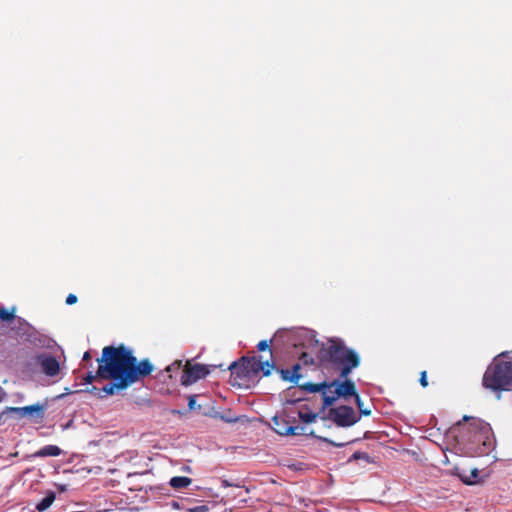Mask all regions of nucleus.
I'll list each match as a JSON object with an SVG mask.
<instances>
[{
	"mask_svg": "<svg viewBox=\"0 0 512 512\" xmlns=\"http://www.w3.org/2000/svg\"><path fill=\"white\" fill-rule=\"evenodd\" d=\"M97 362L98 378L113 381L101 388L92 386L89 391L99 398L125 390L154 371V365L148 358L138 361L124 344L105 346Z\"/></svg>",
	"mask_w": 512,
	"mask_h": 512,
	"instance_id": "1",
	"label": "nucleus"
},
{
	"mask_svg": "<svg viewBox=\"0 0 512 512\" xmlns=\"http://www.w3.org/2000/svg\"><path fill=\"white\" fill-rule=\"evenodd\" d=\"M463 420L469 423L462 425L459 422L457 425L462 426L463 431L466 433L463 435V440L467 442L471 455H488L494 448V437L489 423L468 416H464Z\"/></svg>",
	"mask_w": 512,
	"mask_h": 512,
	"instance_id": "2",
	"label": "nucleus"
},
{
	"mask_svg": "<svg viewBox=\"0 0 512 512\" xmlns=\"http://www.w3.org/2000/svg\"><path fill=\"white\" fill-rule=\"evenodd\" d=\"M321 360L337 367L341 378H347L351 371L360 365L359 355L338 340L330 341L328 347L322 349Z\"/></svg>",
	"mask_w": 512,
	"mask_h": 512,
	"instance_id": "3",
	"label": "nucleus"
},
{
	"mask_svg": "<svg viewBox=\"0 0 512 512\" xmlns=\"http://www.w3.org/2000/svg\"><path fill=\"white\" fill-rule=\"evenodd\" d=\"M483 385L493 391H511L512 360L495 359L483 375Z\"/></svg>",
	"mask_w": 512,
	"mask_h": 512,
	"instance_id": "4",
	"label": "nucleus"
},
{
	"mask_svg": "<svg viewBox=\"0 0 512 512\" xmlns=\"http://www.w3.org/2000/svg\"><path fill=\"white\" fill-rule=\"evenodd\" d=\"M356 395L358 394L354 382L350 380L333 381L329 383V391H323V408L331 406L338 397H356Z\"/></svg>",
	"mask_w": 512,
	"mask_h": 512,
	"instance_id": "5",
	"label": "nucleus"
},
{
	"mask_svg": "<svg viewBox=\"0 0 512 512\" xmlns=\"http://www.w3.org/2000/svg\"><path fill=\"white\" fill-rule=\"evenodd\" d=\"M295 419L291 420L289 416H274L272 418L274 431L281 436L313 435V432H307L305 426L293 425Z\"/></svg>",
	"mask_w": 512,
	"mask_h": 512,
	"instance_id": "6",
	"label": "nucleus"
},
{
	"mask_svg": "<svg viewBox=\"0 0 512 512\" xmlns=\"http://www.w3.org/2000/svg\"><path fill=\"white\" fill-rule=\"evenodd\" d=\"M241 359L250 378L257 376L260 372H263V375L267 377L271 375L272 370L276 369V363L273 359L262 361L256 356L242 357Z\"/></svg>",
	"mask_w": 512,
	"mask_h": 512,
	"instance_id": "7",
	"label": "nucleus"
},
{
	"mask_svg": "<svg viewBox=\"0 0 512 512\" xmlns=\"http://www.w3.org/2000/svg\"><path fill=\"white\" fill-rule=\"evenodd\" d=\"M209 373L208 366L198 363L191 364L190 361H187L182 369L180 382L183 386H189L205 378Z\"/></svg>",
	"mask_w": 512,
	"mask_h": 512,
	"instance_id": "8",
	"label": "nucleus"
},
{
	"mask_svg": "<svg viewBox=\"0 0 512 512\" xmlns=\"http://www.w3.org/2000/svg\"><path fill=\"white\" fill-rule=\"evenodd\" d=\"M329 418L340 427H349L358 421L354 409L346 405L331 408Z\"/></svg>",
	"mask_w": 512,
	"mask_h": 512,
	"instance_id": "9",
	"label": "nucleus"
},
{
	"mask_svg": "<svg viewBox=\"0 0 512 512\" xmlns=\"http://www.w3.org/2000/svg\"><path fill=\"white\" fill-rule=\"evenodd\" d=\"M46 410V404L36 403L29 406L24 407H8L3 414L5 413H13L16 414L18 418L31 417L34 419L43 420L44 414Z\"/></svg>",
	"mask_w": 512,
	"mask_h": 512,
	"instance_id": "10",
	"label": "nucleus"
},
{
	"mask_svg": "<svg viewBox=\"0 0 512 512\" xmlns=\"http://www.w3.org/2000/svg\"><path fill=\"white\" fill-rule=\"evenodd\" d=\"M37 362L46 376L55 377L60 372V364L52 355L41 354L37 357Z\"/></svg>",
	"mask_w": 512,
	"mask_h": 512,
	"instance_id": "11",
	"label": "nucleus"
},
{
	"mask_svg": "<svg viewBox=\"0 0 512 512\" xmlns=\"http://www.w3.org/2000/svg\"><path fill=\"white\" fill-rule=\"evenodd\" d=\"M244 368L246 367L242 359L233 362L229 366V370L231 372V382L233 385L242 386L247 380L250 379L248 373H246V369L244 370Z\"/></svg>",
	"mask_w": 512,
	"mask_h": 512,
	"instance_id": "12",
	"label": "nucleus"
},
{
	"mask_svg": "<svg viewBox=\"0 0 512 512\" xmlns=\"http://www.w3.org/2000/svg\"><path fill=\"white\" fill-rule=\"evenodd\" d=\"M291 337V332L287 330H279L275 333L273 339L271 340H262L257 344L258 351H265L269 350L270 356L272 357V349L270 348V345L272 344L274 348L277 347L278 343L280 341H289Z\"/></svg>",
	"mask_w": 512,
	"mask_h": 512,
	"instance_id": "13",
	"label": "nucleus"
},
{
	"mask_svg": "<svg viewBox=\"0 0 512 512\" xmlns=\"http://www.w3.org/2000/svg\"><path fill=\"white\" fill-rule=\"evenodd\" d=\"M62 453V450L56 445H46L36 451L33 457L44 458V457H57Z\"/></svg>",
	"mask_w": 512,
	"mask_h": 512,
	"instance_id": "14",
	"label": "nucleus"
},
{
	"mask_svg": "<svg viewBox=\"0 0 512 512\" xmlns=\"http://www.w3.org/2000/svg\"><path fill=\"white\" fill-rule=\"evenodd\" d=\"M298 387L301 390H304L309 393H316L321 392L323 394V391H329V383L326 381L322 383H304V384H298Z\"/></svg>",
	"mask_w": 512,
	"mask_h": 512,
	"instance_id": "15",
	"label": "nucleus"
},
{
	"mask_svg": "<svg viewBox=\"0 0 512 512\" xmlns=\"http://www.w3.org/2000/svg\"><path fill=\"white\" fill-rule=\"evenodd\" d=\"M192 483V479L186 476H175L170 479V486L174 489H182L188 487Z\"/></svg>",
	"mask_w": 512,
	"mask_h": 512,
	"instance_id": "16",
	"label": "nucleus"
},
{
	"mask_svg": "<svg viewBox=\"0 0 512 512\" xmlns=\"http://www.w3.org/2000/svg\"><path fill=\"white\" fill-rule=\"evenodd\" d=\"M56 495L53 491L47 493V495L36 505V509L40 512L47 510L52 503L55 501Z\"/></svg>",
	"mask_w": 512,
	"mask_h": 512,
	"instance_id": "17",
	"label": "nucleus"
},
{
	"mask_svg": "<svg viewBox=\"0 0 512 512\" xmlns=\"http://www.w3.org/2000/svg\"><path fill=\"white\" fill-rule=\"evenodd\" d=\"M184 368V366L182 365V361L181 360H175L171 365H168L165 370L161 371L158 375V377H161L164 373H167L168 374V378L169 379H172L173 376H172V372H175V373H179L180 371L182 372V369Z\"/></svg>",
	"mask_w": 512,
	"mask_h": 512,
	"instance_id": "18",
	"label": "nucleus"
},
{
	"mask_svg": "<svg viewBox=\"0 0 512 512\" xmlns=\"http://www.w3.org/2000/svg\"><path fill=\"white\" fill-rule=\"evenodd\" d=\"M298 416H299L300 420H302L304 423H313V422H315L316 418L318 417V414L311 412V411L300 410L298 413Z\"/></svg>",
	"mask_w": 512,
	"mask_h": 512,
	"instance_id": "19",
	"label": "nucleus"
},
{
	"mask_svg": "<svg viewBox=\"0 0 512 512\" xmlns=\"http://www.w3.org/2000/svg\"><path fill=\"white\" fill-rule=\"evenodd\" d=\"M280 374L281 379L283 381H289L294 384H297V376L291 375V371L289 369H275Z\"/></svg>",
	"mask_w": 512,
	"mask_h": 512,
	"instance_id": "20",
	"label": "nucleus"
},
{
	"mask_svg": "<svg viewBox=\"0 0 512 512\" xmlns=\"http://www.w3.org/2000/svg\"><path fill=\"white\" fill-rule=\"evenodd\" d=\"M358 460H364L365 462L367 463H371L372 460H371V457L369 456L368 453L366 452H362V451H356L352 454V456L349 458V462H352V461H358Z\"/></svg>",
	"mask_w": 512,
	"mask_h": 512,
	"instance_id": "21",
	"label": "nucleus"
},
{
	"mask_svg": "<svg viewBox=\"0 0 512 512\" xmlns=\"http://www.w3.org/2000/svg\"><path fill=\"white\" fill-rule=\"evenodd\" d=\"M15 311V307H13L11 311L4 307L0 308V319L6 322L13 320L15 318Z\"/></svg>",
	"mask_w": 512,
	"mask_h": 512,
	"instance_id": "22",
	"label": "nucleus"
},
{
	"mask_svg": "<svg viewBox=\"0 0 512 512\" xmlns=\"http://www.w3.org/2000/svg\"><path fill=\"white\" fill-rule=\"evenodd\" d=\"M356 404H357V407H358V409L360 410V413H361L362 415L368 416V415H370V414H371V410H369V409H363V408H362V401H361V399H360L359 395H356Z\"/></svg>",
	"mask_w": 512,
	"mask_h": 512,
	"instance_id": "23",
	"label": "nucleus"
},
{
	"mask_svg": "<svg viewBox=\"0 0 512 512\" xmlns=\"http://www.w3.org/2000/svg\"><path fill=\"white\" fill-rule=\"evenodd\" d=\"M300 369H301L300 364L296 363V364H294L292 366V369L290 370L291 371V375L297 376V384L296 385L299 384V379L301 378V374L299 373Z\"/></svg>",
	"mask_w": 512,
	"mask_h": 512,
	"instance_id": "24",
	"label": "nucleus"
},
{
	"mask_svg": "<svg viewBox=\"0 0 512 512\" xmlns=\"http://www.w3.org/2000/svg\"><path fill=\"white\" fill-rule=\"evenodd\" d=\"M321 440L326 442V443H328V444H330V445H332V446H335V447H343L346 444L354 442V440H351V441H348L346 443H336V442H334V441H332V440H330L328 438H321Z\"/></svg>",
	"mask_w": 512,
	"mask_h": 512,
	"instance_id": "25",
	"label": "nucleus"
},
{
	"mask_svg": "<svg viewBox=\"0 0 512 512\" xmlns=\"http://www.w3.org/2000/svg\"><path fill=\"white\" fill-rule=\"evenodd\" d=\"M419 382H420V385L422 387H424V388H426L428 386L427 372L426 371H422L420 373Z\"/></svg>",
	"mask_w": 512,
	"mask_h": 512,
	"instance_id": "26",
	"label": "nucleus"
},
{
	"mask_svg": "<svg viewBox=\"0 0 512 512\" xmlns=\"http://www.w3.org/2000/svg\"><path fill=\"white\" fill-rule=\"evenodd\" d=\"M208 507L205 506V505H201V506H196V507H193V508H189L188 509V512H208Z\"/></svg>",
	"mask_w": 512,
	"mask_h": 512,
	"instance_id": "27",
	"label": "nucleus"
},
{
	"mask_svg": "<svg viewBox=\"0 0 512 512\" xmlns=\"http://www.w3.org/2000/svg\"><path fill=\"white\" fill-rule=\"evenodd\" d=\"M77 296L75 294H69L67 297H66V304L67 305H73L77 302Z\"/></svg>",
	"mask_w": 512,
	"mask_h": 512,
	"instance_id": "28",
	"label": "nucleus"
},
{
	"mask_svg": "<svg viewBox=\"0 0 512 512\" xmlns=\"http://www.w3.org/2000/svg\"><path fill=\"white\" fill-rule=\"evenodd\" d=\"M195 404H196V396L195 395H190L188 397V407H189V409L193 410L195 408Z\"/></svg>",
	"mask_w": 512,
	"mask_h": 512,
	"instance_id": "29",
	"label": "nucleus"
},
{
	"mask_svg": "<svg viewBox=\"0 0 512 512\" xmlns=\"http://www.w3.org/2000/svg\"><path fill=\"white\" fill-rule=\"evenodd\" d=\"M97 373L93 375L92 373H88L86 377L84 378L86 383H92L94 380H98Z\"/></svg>",
	"mask_w": 512,
	"mask_h": 512,
	"instance_id": "30",
	"label": "nucleus"
},
{
	"mask_svg": "<svg viewBox=\"0 0 512 512\" xmlns=\"http://www.w3.org/2000/svg\"><path fill=\"white\" fill-rule=\"evenodd\" d=\"M18 322L21 325V329H23L25 332L28 331V329L30 328V325L28 322H26L25 320H23L21 318L18 319Z\"/></svg>",
	"mask_w": 512,
	"mask_h": 512,
	"instance_id": "31",
	"label": "nucleus"
},
{
	"mask_svg": "<svg viewBox=\"0 0 512 512\" xmlns=\"http://www.w3.org/2000/svg\"><path fill=\"white\" fill-rule=\"evenodd\" d=\"M91 359V354L89 351L85 352L83 355V361H89Z\"/></svg>",
	"mask_w": 512,
	"mask_h": 512,
	"instance_id": "32",
	"label": "nucleus"
},
{
	"mask_svg": "<svg viewBox=\"0 0 512 512\" xmlns=\"http://www.w3.org/2000/svg\"><path fill=\"white\" fill-rule=\"evenodd\" d=\"M231 485H232V484H231L228 480H223V481H222V486H223V487H229V486H231Z\"/></svg>",
	"mask_w": 512,
	"mask_h": 512,
	"instance_id": "33",
	"label": "nucleus"
},
{
	"mask_svg": "<svg viewBox=\"0 0 512 512\" xmlns=\"http://www.w3.org/2000/svg\"><path fill=\"white\" fill-rule=\"evenodd\" d=\"M172 507H173V508H179V504H178V502L173 501V502H172Z\"/></svg>",
	"mask_w": 512,
	"mask_h": 512,
	"instance_id": "34",
	"label": "nucleus"
},
{
	"mask_svg": "<svg viewBox=\"0 0 512 512\" xmlns=\"http://www.w3.org/2000/svg\"><path fill=\"white\" fill-rule=\"evenodd\" d=\"M2 400V389L0 388V401Z\"/></svg>",
	"mask_w": 512,
	"mask_h": 512,
	"instance_id": "35",
	"label": "nucleus"
}]
</instances>
